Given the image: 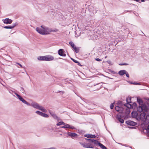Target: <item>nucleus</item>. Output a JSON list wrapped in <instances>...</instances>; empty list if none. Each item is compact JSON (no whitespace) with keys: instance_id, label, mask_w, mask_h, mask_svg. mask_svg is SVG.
<instances>
[{"instance_id":"7","label":"nucleus","mask_w":149,"mask_h":149,"mask_svg":"<svg viewBox=\"0 0 149 149\" xmlns=\"http://www.w3.org/2000/svg\"><path fill=\"white\" fill-rule=\"evenodd\" d=\"M65 134H68V136H69V137H70L72 139L77 138L78 136L76 133L70 132H68L67 133H65Z\"/></svg>"},{"instance_id":"27","label":"nucleus","mask_w":149,"mask_h":149,"mask_svg":"<svg viewBox=\"0 0 149 149\" xmlns=\"http://www.w3.org/2000/svg\"><path fill=\"white\" fill-rule=\"evenodd\" d=\"M58 31V30L56 29H50V32H56Z\"/></svg>"},{"instance_id":"1","label":"nucleus","mask_w":149,"mask_h":149,"mask_svg":"<svg viewBox=\"0 0 149 149\" xmlns=\"http://www.w3.org/2000/svg\"><path fill=\"white\" fill-rule=\"evenodd\" d=\"M137 111L139 113H145L149 114V104L148 103H144L139 106L137 108Z\"/></svg>"},{"instance_id":"18","label":"nucleus","mask_w":149,"mask_h":149,"mask_svg":"<svg viewBox=\"0 0 149 149\" xmlns=\"http://www.w3.org/2000/svg\"><path fill=\"white\" fill-rule=\"evenodd\" d=\"M84 136L88 138H95L96 137V136L95 135L92 134H85Z\"/></svg>"},{"instance_id":"52","label":"nucleus","mask_w":149,"mask_h":149,"mask_svg":"<svg viewBox=\"0 0 149 149\" xmlns=\"http://www.w3.org/2000/svg\"><path fill=\"white\" fill-rule=\"evenodd\" d=\"M96 12H97L96 11V10H95V11L93 10V14H94V13H96Z\"/></svg>"},{"instance_id":"26","label":"nucleus","mask_w":149,"mask_h":149,"mask_svg":"<svg viewBox=\"0 0 149 149\" xmlns=\"http://www.w3.org/2000/svg\"><path fill=\"white\" fill-rule=\"evenodd\" d=\"M101 83H102L97 84H96L94 85V86H95L96 85L98 86V88H97V89L98 90L100 89L101 88L102 85H100V84H101Z\"/></svg>"},{"instance_id":"38","label":"nucleus","mask_w":149,"mask_h":149,"mask_svg":"<svg viewBox=\"0 0 149 149\" xmlns=\"http://www.w3.org/2000/svg\"><path fill=\"white\" fill-rule=\"evenodd\" d=\"M70 125H69L68 124H65V128H69Z\"/></svg>"},{"instance_id":"16","label":"nucleus","mask_w":149,"mask_h":149,"mask_svg":"<svg viewBox=\"0 0 149 149\" xmlns=\"http://www.w3.org/2000/svg\"><path fill=\"white\" fill-rule=\"evenodd\" d=\"M115 109L116 111L119 113L122 112L123 110V108L118 106H116L115 107Z\"/></svg>"},{"instance_id":"45","label":"nucleus","mask_w":149,"mask_h":149,"mask_svg":"<svg viewBox=\"0 0 149 149\" xmlns=\"http://www.w3.org/2000/svg\"><path fill=\"white\" fill-rule=\"evenodd\" d=\"M77 63H76L77 64V65H79V66H82V65H81V64H80V63L79 61H77Z\"/></svg>"},{"instance_id":"12","label":"nucleus","mask_w":149,"mask_h":149,"mask_svg":"<svg viewBox=\"0 0 149 149\" xmlns=\"http://www.w3.org/2000/svg\"><path fill=\"white\" fill-rule=\"evenodd\" d=\"M3 21L5 24H11L13 22V20L12 19L9 18H6L3 19Z\"/></svg>"},{"instance_id":"24","label":"nucleus","mask_w":149,"mask_h":149,"mask_svg":"<svg viewBox=\"0 0 149 149\" xmlns=\"http://www.w3.org/2000/svg\"><path fill=\"white\" fill-rule=\"evenodd\" d=\"M39 110H41L44 112H47V110L45 109L44 107L41 106Z\"/></svg>"},{"instance_id":"22","label":"nucleus","mask_w":149,"mask_h":149,"mask_svg":"<svg viewBox=\"0 0 149 149\" xmlns=\"http://www.w3.org/2000/svg\"><path fill=\"white\" fill-rule=\"evenodd\" d=\"M130 103H127L124 104V106L127 107L128 108H132V104H130Z\"/></svg>"},{"instance_id":"36","label":"nucleus","mask_w":149,"mask_h":149,"mask_svg":"<svg viewBox=\"0 0 149 149\" xmlns=\"http://www.w3.org/2000/svg\"><path fill=\"white\" fill-rule=\"evenodd\" d=\"M119 65H129V64L126 63H123L120 64Z\"/></svg>"},{"instance_id":"50","label":"nucleus","mask_w":149,"mask_h":149,"mask_svg":"<svg viewBox=\"0 0 149 149\" xmlns=\"http://www.w3.org/2000/svg\"><path fill=\"white\" fill-rule=\"evenodd\" d=\"M85 139H86V141L87 142H89L90 141V139H88L86 138Z\"/></svg>"},{"instance_id":"34","label":"nucleus","mask_w":149,"mask_h":149,"mask_svg":"<svg viewBox=\"0 0 149 149\" xmlns=\"http://www.w3.org/2000/svg\"><path fill=\"white\" fill-rule=\"evenodd\" d=\"M126 100L127 103H131V99L130 98H127Z\"/></svg>"},{"instance_id":"25","label":"nucleus","mask_w":149,"mask_h":149,"mask_svg":"<svg viewBox=\"0 0 149 149\" xmlns=\"http://www.w3.org/2000/svg\"><path fill=\"white\" fill-rule=\"evenodd\" d=\"M99 146L102 149H107L106 147L101 143H99Z\"/></svg>"},{"instance_id":"6","label":"nucleus","mask_w":149,"mask_h":149,"mask_svg":"<svg viewBox=\"0 0 149 149\" xmlns=\"http://www.w3.org/2000/svg\"><path fill=\"white\" fill-rule=\"evenodd\" d=\"M15 94L18 98L23 103L25 104L28 106H31V104L24 100L21 96L19 95L17 93L15 92Z\"/></svg>"},{"instance_id":"13","label":"nucleus","mask_w":149,"mask_h":149,"mask_svg":"<svg viewBox=\"0 0 149 149\" xmlns=\"http://www.w3.org/2000/svg\"><path fill=\"white\" fill-rule=\"evenodd\" d=\"M17 24V23H16L15 24H12V25H11L10 26H4L3 27L4 29H12Z\"/></svg>"},{"instance_id":"60","label":"nucleus","mask_w":149,"mask_h":149,"mask_svg":"<svg viewBox=\"0 0 149 149\" xmlns=\"http://www.w3.org/2000/svg\"><path fill=\"white\" fill-rule=\"evenodd\" d=\"M60 135H62V134H61Z\"/></svg>"},{"instance_id":"33","label":"nucleus","mask_w":149,"mask_h":149,"mask_svg":"<svg viewBox=\"0 0 149 149\" xmlns=\"http://www.w3.org/2000/svg\"><path fill=\"white\" fill-rule=\"evenodd\" d=\"M130 83L132 84H134V85H140V84L139 83H137V82H132L130 81Z\"/></svg>"},{"instance_id":"51","label":"nucleus","mask_w":149,"mask_h":149,"mask_svg":"<svg viewBox=\"0 0 149 149\" xmlns=\"http://www.w3.org/2000/svg\"><path fill=\"white\" fill-rule=\"evenodd\" d=\"M60 92H61L62 94L64 93V91H59L58 92H57V93H59Z\"/></svg>"},{"instance_id":"21","label":"nucleus","mask_w":149,"mask_h":149,"mask_svg":"<svg viewBox=\"0 0 149 149\" xmlns=\"http://www.w3.org/2000/svg\"><path fill=\"white\" fill-rule=\"evenodd\" d=\"M120 117H118V116L117 119L118 120V121H119L121 123H123L124 122V120L123 119H122L120 117Z\"/></svg>"},{"instance_id":"11","label":"nucleus","mask_w":149,"mask_h":149,"mask_svg":"<svg viewBox=\"0 0 149 149\" xmlns=\"http://www.w3.org/2000/svg\"><path fill=\"white\" fill-rule=\"evenodd\" d=\"M126 123L129 125L134 126L136 125V123L130 120H128L126 121Z\"/></svg>"},{"instance_id":"42","label":"nucleus","mask_w":149,"mask_h":149,"mask_svg":"<svg viewBox=\"0 0 149 149\" xmlns=\"http://www.w3.org/2000/svg\"><path fill=\"white\" fill-rule=\"evenodd\" d=\"M69 129H75V128L73 126H72L70 125Z\"/></svg>"},{"instance_id":"10","label":"nucleus","mask_w":149,"mask_h":149,"mask_svg":"<svg viewBox=\"0 0 149 149\" xmlns=\"http://www.w3.org/2000/svg\"><path fill=\"white\" fill-rule=\"evenodd\" d=\"M65 51L63 49H60L58 51V53L59 55L62 56H65L66 54L65 53Z\"/></svg>"},{"instance_id":"49","label":"nucleus","mask_w":149,"mask_h":149,"mask_svg":"<svg viewBox=\"0 0 149 149\" xmlns=\"http://www.w3.org/2000/svg\"><path fill=\"white\" fill-rule=\"evenodd\" d=\"M16 63L17 64L19 65L21 67V68H22V65L21 64H20L19 63Z\"/></svg>"},{"instance_id":"20","label":"nucleus","mask_w":149,"mask_h":149,"mask_svg":"<svg viewBox=\"0 0 149 149\" xmlns=\"http://www.w3.org/2000/svg\"><path fill=\"white\" fill-rule=\"evenodd\" d=\"M132 108H134V109H135L136 108L137 109V108L138 107L137 106V105L136 102H134L132 104Z\"/></svg>"},{"instance_id":"43","label":"nucleus","mask_w":149,"mask_h":149,"mask_svg":"<svg viewBox=\"0 0 149 149\" xmlns=\"http://www.w3.org/2000/svg\"><path fill=\"white\" fill-rule=\"evenodd\" d=\"M7 89L10 93L12 94V93L13 92V91L8 88H7Z\"/></svg>"},{"instance_id":"14","label":"nucleus","mask_w":149,"mask_h":149,"mask_svg":"<svg viewBox=\"0 0 149 149\" xmlns=\"http://www.w3.org/2000/svg\"><path fill=\"white\" fill-rule=\"evenodd\" d=\"M31 106L34 108L38 109H39L40 107V106L38 103L36 102L32 103V104H31Z\"/></svg>"},{"instance_id":"28","label":"nucleus","mask_w":149,"mask_h":149,"mask_svg":"<svg viewBox=\"0 0 149 149\" xmlns=\"http://www.w3.org/2000/svg\"><path fill=\"white\" fill-rule=\"evenodd\" d=\"M65 123H64L63 122L61 121V122H59L58 123H57L56 124V125L57 126H59V125H65Z\"/></svg>"},{"instance_id":"23","label":"nucleus","mask_w":149,"mask_h":149,"mask_svg":"<svg viewBox=\"0 0 149 149\" xmlns=\"http://www.w3.org/2000/svg\"><path fill=\"white\" fill-rule=\"evenodd\" d=\"M73 49L77 53H78L79 52V49L78 47H76L75 46L74 47H73Z\"/></svg>"},{"instance_id":"58","label":"nucleus","mask_w":149,"mask_h":149,"mask_svg":"<svg viewBox=\"0 0 149 149\" xmlns=\"http://www.w3.org/2000/svg\"><path fill=\"white\" fill-rule=\"evenodd\" d=\"M59 58V59H62V58Z\"/></svg>"},{"instance_id":"39","label":"nucleus","mask_w":149,"mask_h":149,"mask_svg":"<svg viewBox=\"0 0 149 149\" xmlns=\"http://www.w3.org/2000/svg\"><path fill=\"white\" fill-rule=\"evenodd\" d=\"M126 112L128 114L130 113V109L129 108H128V109H126Z\"/></svg>"},{"instance_id":"53","label":"nucleus","mask_w":149,"mask_h":149,"mask_svg":"<svg viewBox=\"0 0 149 149\" xmlns=\"http://www.w3.org/2000/svg\"><path fill=\"white\" fill-rule=\"evenodd\" d=\"M64 125L63 126H62V127H61V128H65V125Z\"/></svg>"},{"instance_id":"41","label":"nucleus","mask_w":149,"mask_h":149,"mask_svg":"<svg viewBox=\"0 0 149 149\" xmlns=\"http://www.w3.org/2000/svg\"><path fill=\"white\" fill-rule=\"evenodd\" d=\"M126 75V76L128 78L129 77V75L128 73L126 71V73H125Z\"/></svg>"},{"instance_id":"48","label":"nucleus","mask_w":149,"mask_h":149,"mask_svg":"<svg viewBox=\"0 0 149 149\" xmlns=\"http://www.w3.org/2000/svg\"><path fill=\"white\" fill-rule=\"evenodd\" d=\"M121 145L123 146H126V147H128V146L127 145H125V144H121Z\"/></svg>"},{"instance_id":"3","label":"nucleus","mask_w":149,"mask_h":149,"mask_svg":"<svg viewBox=\"0 0 149 149\" xmlns=\"http://www.w3.org/2000/svg\"><path fill=\"white\" fill-rule=\"evenodd\" d=\"M41 28L38 27L36 28V30L38 33L40 34L43 35L49 34L50 29L48 27H45L43 25H41Z\"/></svg>"},{"instance_id":"19","label":"nucleus","mask_w":149,"mask_h":149,"mask_svg":"<svg viewBox=\"0 0 149 149\" xmlns=\"http://www.w3.org/2000/svg\"><path fill=\"white\" fill-rule=\"evenodd\" d=\"M126 71L125 70H120L118 72V74L120 76H123L126 73Z\"/></svg>"},{"instance_id":"56","label":"nucleus","mask_w":149,"mask_h":149,"mask_svg":"<svg viewBox=\"0 0 149 149\" xmlns=\"http://www.w3.org/2000/svg\"><path fill=\"white\" fill-rule=\"evenodd\" d=\"M141 2H143L145 1V0H141Z\"/></svg>"},{"instance_id":"8","label":"nucleus","mask_w":149,"mask_h":149,"mask_svg":"<svg viewBox=\"0 0 149 149\" xmlns=\"http://www.w3.org/2000/svg\"><path fill=\"white\" fill-rule=\"evenodd\" d=\"M49 113L51 116L55 119L56 120L58 121L60 120V118L58 117L53 112L49 111Z\"/></svg>"},{"instance_id":"46","label":"nucleus","mask_w":149,"mask_h":149,"mask_svg":"<svg viewBox=\"0 0 149 149\" xmlns=\"http://www.w3.org/2000/svg\"><path fill=\"white\" fill-rule=\"evenodd\" d=\"M66 135H64L63 136L64 138L65 137H69V136H68V134H66Z\"/></svg>"},{"instance_id":"17","label":"nucleus","mask_w":149,"mask_h":149,"mask_svg":"<svg viewBox=\"0 0 149 149\" xmlns=\"http://www.w3.org/2000/svg\"><path fill=\"white\" fill-rule=\"evenodd\" d=\"M137 101L140 106L144 104L143 100L139 97H137Z\"/></svg>"},{"instance_id":"40","label":"nucleus","mask_w":149,"mask_h":149,"mask_svg":"<svg viewBox=\"0 0 149 149\" xmlns=\"http://www.w3.org/2000/svg\"><path fill=\"white\" fill-rule=\"evenodd\" d=\"M71 59L75 63H77V60H76L72 58H71Z\"/></svg>"},{"instance_id":"2","label":"nucleus","mask_w":149,"mask_h":149,"mask_svg":"<svg viewBox=\"0 0 149 149\" xmlns=\"http://www.w3.org/2000/svg\"><path fill=\"white\" fill-rule=\"evenodd\" d=\"M137 119L139 120H141L144 122L145 124L149 123V114L145 113L142 112Z\"/></svg>"},{"instance_id":"15","label":"nucleus","mask_w":149,"mask_h":149,"mask_svg":"<svg viewBox=\"0 0 149 149\" xmlns=\"http://www.w3.org/2000/svg\"><path fill=\"white\" fill-rule=\"evenodd\" d=\"M132 116L133 118H138V113L136 111H133L131 113Z\"/></svg>"},{"instance_id":"37","label":"nucleus","mask_w":149,"mask_h":149,"mask_svg":"<svg viewBox=\"0 0 149 149\" xmlns=\"http://www.w3.org/2000/svg\"><path fill=\"white\" fill-rule=\"evenodd\" d=\"M20 91L22 93H24L25 92V91L24 88L22 87H21Z\"/></svg>"},{"instance_id":"44","label":"nucleus","mask_w":149,"mask_h":149,"mask_svg":"<svg viewBox=\"0 0 149 149\" xmlns=\"http://www.w3.org/2000/svg\"><path fill=\"white\" fill-rule=\"evenodd\" d=\"M95 60L97 61H102L101 59H99V58H95Z\"/></svg>"},{"instance_id":"54","label":"nucleus","mask_w":149,"mask_h":149,"mask_svg":"<svg viewBox=\"0 0 149 149\" xmlns=\"http://www.w3.org/2000/svg\"><path fill=\"white\" fill-rule=\"evenodd\" d=\"M146 129H149V124L148 125Z\"/></svg>"},{"instance_id":"29","label":"nucleus","mask_w":149,"mask_h":149,"mask_svg":"<svg viewBox=\"0 0 149 149\" xmlns=\"http://www.w3.org/2000/svg\"><path fill=\"white\" fill-rule=\"evenodd\" d=\"M93 143L94 144L96 145H98L99 146V143H100L98 141L94 139V141Z\"/></svg>"},{"instance_id":"32","label":"nucleus","mask_w":149,"mask_h":149,"mask_svg":"<svg viewBox=\"0 0 149 149\" xmlns=\"http://www.w3.org/2000/svg\"><path fill=\"white\" fill-rule=\"evenodd\" d=\"M90 105L92 107L89 108L90 109H93L95 108V104H91Z\"/></svg>"},{"instance_id":"55","label":"nucleus","mask_w":149,"mask_h":149,"mask_svg":"<svg viewBox=\"0 0 149 149\" xmlns=\"http://www.w3.org/2000/svg\"><path fill=\"white\" fill-rule=\"evenodd\" d=\"M131 11H129V10H127V11H126V10H125V12H131Z\"/></svg>"},{"instance_id":"4","label":"nucleus","mask_w":149,"mask_h":149,"mask_svg":"<svg viewBox=\"0 0 149 149\" xmlns=\"http://www.w3.org/2000/svg\"><path fill=\"white\" fill-rule=\"evenodd\" d=\"M38 59L40 61H51L54 60L53 56L48 55L45 56H41L38 57Z\"/></svg>"},{"instance_id":"5","label":"nucleus","mask_w":149,"mask_h":149,"mask_svg":"<svg viewBox=\"0 0 149 149\" xmlns=\"http://www.w3.org/2000/svg\"><path fill=\"white\" fill-rule=\"evenodd\" d=\"M94 141V139H91L89 142V143H83L81 142H79V143L84 148H93L94 147L93 146L92 144L90 143H93Z\"/></svg>"},{"instance_id":"59","label":"nucleus","mask_w":149,"mask_h":149,"mask_svg":"<svg viewBox=\"0 0 149 149\" xmlns=\"http://www.w3.org/2000/svg\"><path fill=\"white\" fill-rule=\"evenodd\" d=\"M148 101H149V98H148Z\"/></svg>"},{"instance_id":"35","label":"nucleus","mask_w":149,"mask_h":149,"mask_svg":"<svg viewBox=\"0 0 149 149\" xmlns=\"http://www.w3.org/2000/svg\"><path fill=\"white\" fill-rule=\"evenodd\" d=\"M114 103H111L110 105V108L111 109H113L114 106Z\"/></svg>"},{"instance_id":"30","label":"nucleus","mask_w":149,"mask_h":149,"mask_svg":"<svg viewBox=\"0 0 149 149\" xmlns=\"http://www.w3.org/2000/svg\"><path fill=\"white\" fill-rule=\"evenodd\" d=\"M69 43L70 45L73 48V47H74L75 46L72 42H69Z\"/></svg>"},{"instance_id":"57","label":"nucleus","mask_w":149,"mask_h":149,"mask_svg":"<svg viewBox=\"0 0 149 149\" xmlns=\"http://www.w3.org/2000/svg\"><path fill=\"white\" fill-rule=\"evenodd\" d=\"M129 147L131 148H132V147H131V146H130Z\"/></svg>"},{"instance_id":"47","label":"nucleus","mask_w":149,"mask_h":149,"mask_svg":"<svg viewBox=\"0 0 149 149\" xmlns=\"http://www.w3.org/2000/svg\"><path fill=\"white\" fill-rule=\"evenodd\" d=\"M48 149H57L55 147H51L49 148H48Z\"/></svg>"},{"instance_id":"31","label":"nucleus","mask_w":149,"mask_h":149,"mask_svg":"<svg viewBox=\"0 0 149 149\" xmlns=\"http://www.w3.org/2000/svg\"><path fill=\"white\" fill-rule=\"evenodd\" d=\"M117 104L120 106H122L124 104H123V102L121 101H118Z\"/></svg>"},{"instance_id":"9","label":"nucleus","mask_w":149,"mask_h":149,"mask_svg":"<svg viewBox=\"0 0 149 149\" xmlns=\"http://www.w3.org/2000/svg\"><path fill=\"white\" fill-rule=\"evenodd\" d=\"M36 113L37 114L40 115L44 117L48 118L49 117V116L47 114L44 113H43L42 112L39 111H37L36 112Z\"/></svg>"}]
</instances>
